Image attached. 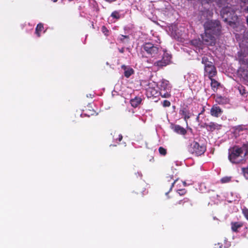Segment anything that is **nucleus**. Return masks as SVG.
<instances>
[{
  "instance_id": "nucleus-1",
  "label": "nucleus",
  "mask_w": 248,
  "mask_h": 248,
  "mask_svg": "<svg viewBox=\"0 0 248 248\" xmlns=\"http://www.w3.org/2000/svg\"><path fill=\"white\" fill-rule=\"evenodd\" d=\"M248 155V141L244 139L240 145H234L228 150V159L232 164L243 163Z\"/></svg>"
},
{
  "instance_id": "nucleus-2",
  "label": "nucleus",
  "mask_w": 248,
  "mask_h": 248,
  "mask_svg": "<svg viewBox=\"0 0 248 248\" xmlns=\"http://www.w3.org/2000/svg\"><path fill=\"white\" fill-rule=\"evenodd\" d=\"M204 31L219 36L221 32V25L218 20H207L203 24Z\"/></svg>"
},
{
  "instance_id": "nucleus-3",
  "label": "nucleus",
  "mask_w": 248,
  "mask_h": 248,
  "mask_svg": "<svg viewBox=\"0 0 248 248\" xmlns=\"http://www.w3.org/2000/svg\"><path fill=\"white\" fill-rule=\"evenodd\" d=\"M220 15L223 20L228 22L230 25L234 24L237 18L234 9L231 7L223 8L220 11Z\"/></svg>"
},
{
  "instance_id": "nucleus-4",
  "label": "nucleus",
  "mask_w": 248,
  "mask_h": 248,
  "mask_svg": "<svg viewBox=\"0 0 248 248\" xmlns=\"http://www.w3.org/2000/svg\"><path fill=\"white\" fill-rule=\"evenodd\" d=\"M141 51L146 52L148 57H156L159 54V48L151 42H145L141 46Z\"/></svg>"
},
{
  "instance_id": "nucleus-5",
  "label": "nucleus",
  "mask_w": 248,
  "mask_h": 248,
  "mask_svg": "<svg viewBox=\"0 0 248 248\" xmlns=\"http://www.w3.org/2000/svg\"><path fill=\"white\" fill-rule=\"evenodd\" d=\"M159 89V94L163 98H169L171 96V87L169 81L162 79L158 84Z\"/></svg>"
},
{
  "instance_id": "nucleus-6",
  "label": "nucleus",
  "mask_w": 248,
  "mask_h": 248,
  "mask_svg": "<svg viewBox=\"0 0 248 248\" xmlns=\"http://www.w3.org/2000/svg\"><path fill=\"white\" fill-rule=\"evenodd\" d=\"M187 149L190 153L196 156L201 155L206 151V147L204 145L195 141L190 143Z\"/></svg>"
},
{
  "instance_id": "nucleus-7",
  "label": "nucleus",
  "mask_w": 248,
  "mask_h": 248,
  "mask_svg": "<svg viewBox=\"0 0 248 248\" xmlns=\"http://www.w3.org/2000/svg\"><path fill=\"white\" fill-rule=\"evenodd\" d=\"M216 35L212 33H207L204 31L203 35H202V43L207 46H214L216 42Z\"/></svg>"
},
{
  "instance_id": "nucleus-8",
  "label": "nucleus",
  "mask_w": 248,
  "mask_h": 248,
  "mask_svg": "<svg viewBox=\"0 0 248 248\" xmlns=\"http://www.w3.org/2000/svg\"><path fill=\"white\" fill-rule=\"evenodd\" d=\"M204 71L205 73L208 75L209 78H213L216 76L217 74L216 68L213 64L205 65V66H204Z\"/></svg>"
},
{
  "instance_id": "nucleus-9",
  "label": "nucleus",
  "mask_w": 248,
  "mask_h": 248,
  "mask_svg": "<svg viewBox=\"0 0 248 248\" xmlns=\"http://www.w3.org/2000/svg\"><path fill=\"white\" fill-rule=\"evenodd\" d=\"M170 59V57H167L166 58L163 57L161 60L155 62L153 66L156 67L157 70L160 69L169 64Z\"/></svg>"
},
{
  "instance_id": "nucleus-10",
  "label": "nucleus",
  "mask_w": 248,
  "mask_h": 248,
  "mask_svg": "<svg viewBox=\"0 0 248 248\" xmlns=\"http://www.w3.org/2000/svg\"><path fill=\"white\" fill-rule=\"evenodd\" d=\"M179 114L182 115L185 121L189 119L192 115V113L190 112L188 107L187 105L182 107L179 111Z\"/></svg>"
},
{
  "instance_id": "nucleus-11",
  "label": "nucleus",
  "mask_w": 248,
  "mask_h": 248,
  "mask_svg": "<svg viewBox=\"0 0 248 248\" xmlns=\"http://www.w3.org/2000/svg\"><path fill=\"white\" fill-rule=\"evenodd\" d=\"M223 110L217 105H214L210 109L211 115L215 117H219L223 113Z\"/></svg>"
},
{
  "instance_id": "nucleus-12",
  "label": "nucleus",
  "mask_w": 248,
  "mask_h": 248,
  "mask_svg": "<svg viewBox=\"0 0 248 248\" xmlns=\"http://www.w3.org/2000/svg\"><path fill=\"white\" fill-rule=\"evenodd\" d=\"M205 126L208 131L212 132L215 130L220 129L222 127L221 125L214 122H210L209 124H205Z\"/></svg>"
},
{
  "instance_id": "nucleus-13",
  "label": "nucleus",
  "mask_w": 248,
  "mask_h": 248,
  "mask_svg": "<svg viewBox=\"0 0 248 248\" xmlns=\"http://www.w3.org/2000/svg\"><path fill=\"white\" fill-rule=\"evenodd\" d=\"M176 204L181 205L183 207L186 208L191 207L192 206V203L191 201L187 198L179 200Z\"/></svg>"
},
{
  "instance_id": "nucleus-14",
  "label": "nucleus",
  "mask_w": 248,
  "mask_h": 248,
  "mask_svg": "<svg viewBox=\"0 0 248 248\" xmlns=\"http://www.w3.org/2000/svg\"><path fill=\"white\" fill-rule=\"evenodd\" d=\"M146 94L148 97H156L159 94L158 92L156 89L153 87H149L146 90Z\"/></svg>"
},
{
  "instance_id": "nucleus-15",
  "label": "nucleus",
  "mask_w": 248,
  "mask_h": 248,
  "mask_svg": "<svg viewBox=\"0 0 248 248\" xmlns=\"http://www.w3.org/2000/svg\"><path fill=\"white\" fill-rule=\"evenodd\" d=\"M121 68L124 71V75L126 78H129L134 73V70L133 68L127 67L125 65H122Z\"/></svg>"
},
{
  "instance_id": "nucleus-16",
  "label": "nucleus",
  "mask_w": 248,
  "mask_h": 248,
  "mask_svg": "<svg viewBox=\"0 0 248 248\" xmlns=\"http://www.w3.org/2000/svg\"><path fill=\"white\" fill-rule=\"evenodd\" d=\"M243 226V223L241 222H231V229L233 232H238V229Z\"/></svg>"
},
{
  "instance_id": "nucleus-17",
  "label": "nucleus",
  "mask_w": 248,
  "mask_h": 248,
  "mask_svg": "<svg viewBox=\"0 0 248 248\" xmlns=\"http://www.w3.org/2000/svg\"><path fill=\"white\" fill-rule=\"evenodd\" d=\"M173 128L174 131L178 134L184 135L186 133V130L179 125H174Z\"/></svg>"
},
{
  "instance_id": "nucleus-18",
  "label": "nucleus",
  "mask_w": 248,
  "mask_h": 248,
  "mask_svg": "<svg viewBox=\"0 0 248 248\" xmlns=\"http://www.w3.org/2000/svg\"><path fill=\"white\" fill-rule=\"evenodd\" d=\"M141 101L140 97L136 96L130 100V104L133 107L136 108L141 103Z\"/></svg>"
},
{
  "instance_id": "nucleus-19",
  "label": "nucleus",
  "mask_w": 248,
  "mask_h": 248,
  "mask_svg": "<svg viewBox=\"0 0 248 248\" xmlns=\"http://www.w3.org/2000/svg\"><path fill=\"white\" fill-rule=\"evenodd\" d=\"M211 80V86L212 90L216 92L217 91L218 87L220 86V84L216 79H214L213 78H209Z\"/></svg>"
},
{
  "instance_id": "nucleus-20",
  "label": "nucleus",
  "mask_w": 248,
  "mask_h": 248,
  "mask_svg": "<svg viewBox=\"0 0 248 248\" xmlns=\"http://www.w3.org/2000/svg\"><path fill=\"white\" fill-rule=\"evenodd\" d=\"M223 244L221 242L218 243L215 245V248H227L229 246V243L226 240H224Z\"/></svg>"
},
{
  "instance_id": "nucleus-21",
  "label": "nucleus",
  "mask_w": 248,
  "mask_h": 248,
  "mask_svg": "<svg viewBox=\"0 0 248 248\" xmlns=\"http://www.w3.org/2000/svg\"><path fill=\"white\" fill-rule=\"evenodd\" d=\"M44 29V25L42 23H40L37 24L35 28V34L37 37H39L41 36V32Z\"/></svg>"
},
{
  "instance_id": "nucleus-22",
  "label": "nucleus",
  "mask_w": 248,
  "mask_h": 248,
  "mask_svg": "<svg viewBox=\"0 0 248 248\" xmlns=\"http://www.w3.org/2000/svg\"><path fill=\"white\" fill-rule=\"evenodd\" d=\"M209 57L210 56L207 55L202 57V62L204 65V66H205V65H210V64H213V63L209 61Z\"/></svg>"
},
{
  "instance_id": "nucleus-23",
  "label": "nucleus",
  "mask_w": 248,
  "mask_h": 248,
  "mask_svg": "<svg viewBox=\"0 0 248 248\" xmlns=\"http://www.w3.org/2000/svg\"><path fill=\"white\" fill-rule=\"evenodd\" d=\"M241 6L243 12L248 13V1H241Z\"/></svg>"
},
{
  "instance_id": "nucleus-24",
  "label": "nucleus",
  "mask_w": 248,
  "mask_h": 248,
  "mask_svg": "<svg viewBox=\"0 0 248 248\" xmlns=\"http://www.w3.org/2000/svg\"><path fill=\"white\" fill-rule=\"evenodd\" d=\"M226 98L221 96H217L216 98V101L218 104H224L226 102Z\"/></svg>"
},
{
  "instance_id": "nucleus-25",
  "label": "nucleus",
  "mask_w": 248,
  "mask_h": 248,
  "mask_svg": "<svg viewBox=\"0 0 248 248\" xmlns=\"http://www.w3.org/2000/svg\"><path fill=\"white\" fill-rule=\"evenodd\" d=\"M129 39V37L128 35H121L119 38V40L120 42L122 43H125L126 42L125 41V40H127V42H128Z\"/></svg>"
},
{
  "instance_id": "nucleus-26",
  "label": "nucleus",
  "mask_w": 248,
  "mask_h": 248,
  "mask_svg": "<svg viewBox=\"0 0 248 248\" xmlns=\"http://www.w3.org/2000/svg\"><path fill=\"white\" fill-rule=\"evenodd\" d=\"M240 93L245 96L247 94V92L245 88L242 85H239L238 87Z\"/></svg>"
},
{
  "instance_id": "nucleus-27",
  "label": "nucleus",
  "mask_w": 248,
  "mask_h": 248,
  "mask_svg": "<svg viewBox=\"0 0 248 248\" xmlns=\"http://www.w3.org/2000/svg\"><path fill=\"white\" fill-rule=\"evenodd\" d=\"M242 171L245 178L248 180V166L246 168H242Z\"/></svg>"
},
{
  "instance_id": "nucleus-28",
  "label": "nucleus",
  "mask_w": 248,
  "mask_h": 248,
  "mask_svg": "<svg viewBox=\"0 0 248 248\" xmlns=\"http://www.w3.org/2000/svg\"><path fill=\"white\" fill-rule=\"evenodd\" d=\"M158 151L160 155L165 156L167 154V150L163 147H160Z\"/></svg>"
},
{
  "instance_id": "nucleus-29",
  "label": "nucleus",
  "mask_w": 248,
  "mask_h": 248,
  "mask_svg": "<svg viewBox=\"0 0 248 248\" xmlns=\"http://www.w3.org/2000/svg\"><path fill=\"white\" fill-rule=\"evenodd\" d=\"M231 177L225 176L222 178L220 180V181L222 183H229L231 181Z\"/></svg>"
},
{
  "instance_id": "nucleus-30",
  "label": "nucleus",
  "mask_w": 248,
  "mask_h": 248,
  "mask_svg": "<svg viewBox=\"0 0 248 248\" xmlns=\"http://www.w3.org/2000/svg\"><path fill=\"white\" fill-rule=\"evenodd\" d=\"M111 16H112L114 18L119 19L120 18V16L118 12L114 11L111 13Z\"/></svg>"
},
{
  "instance_id": "nucleus-31",
  "label": "nucleus",
  "mask_w": 248,
  "mask_h": 248,
  "mask_svg": "<svg viewBox=\"0 0 248 248\" xmlns=\"http://www.w3.org/2000/svg\"><path fill=\"white\" fill-rule=\"evenodd\" d=\"M191 43L193 45H195L196 46H199V45H201V41L199 39V40L195 39V40H192L191 41Z\"/></svg>"
},
{
  "instance_id": "nucleus-32",
  "label": "nucleus",
  "mask_w": 248,
  "mask_h": 248,
  "mask_svg": "<svg viewBox=\"0 0 248 248\" xmlns=\"http://www.w3.org/2000/svg\"><path fill=\"white\" fill-rule=\"evenodd\" d=\"M242 213L245 217L248 220V209L247 208H244L242 209Z\"/></svg>"
},
{
  "instance_id": "nucleus-33",
  "label": "nucleus",
  "mask_w": 248,
  "mask_h": 248,
  "mask_svg": "<svg viewBox=\"0 0 248 248\" xmlns=\"http://www.w3.org/2000/svg\"><path fill=\"white\" fill-rule=\"evenodd\" d=\"M162 105L164 107H169L170 106V102L167 100H165L162 102Z\"/></svg>"
},
{
  "instance_id": "nucleus-34",
  "label": "nucleus",
  "mask_w": 248,
  "mask_h": 248,
  "mask_svg": "<svg viewBox=\"0 0 248 248\" xmlns=\"http://www.w3.org/2000/svg\"><path fill=\"white\" fill-rule=\"evenodd\" d=\"M102 31L104 33L105 35H108V30L105 26H103L102 27Z\"/></svg>"
},
{
  "instance_id": "nucleus-35",
  "label": "nucleus",
  "mask_w": 248,
  "mask_h": 248,
  "mask_svg": "<svg viewBox=\"0 0 248 248\" xmlns=\"http://www.w3.org/2000/svg\"><path fill=\"white\" fill-rule=\"evenodd\" d=\"M176 180H173V179H172V181L170 183V190L168 192L166 193V195H168L169 192L172 189V187L174 186V184L176 182Z\"/></svg>"
},
{
  "instance_id": "nucleus-36",
  "label": "nucleus",
  "mask_w": 248,
  "mask_h": 248,
  "mask_svg": "<svg viewBox=\"0 0 248 248\" xmlns=\"http://www.w3.org/2000/svg\"><path fill=\"white\" fill-rule=\"evenodd\" d=\"M186 191L185 189H179L178 190V193L181 195H184L186 193Z\"/></svg>"
},
{
  "instance_id": "nucleus-37",
  "label": "nucleus",
  "mask_w": 248,
  "mask_h": 248,
  "mask_svg": "<svg viewBox=\"0 0 248 248\" xmlns=\"http://www.w3.org/2000/svg\"><path fill=\"white\" fill-rule=\"evenodd\" d=\"M193 107L195 109V111H197L200 108L201 105L198 104H195ZM192 111L194 112V110H192Z\"/></svg>"
},
{
  "instance_id": "nucleus-38",
  "label": "nucleus",
  "mask_w": 248,
  "mask_h": 248,
  "mask_svg": "<svg viewBox=\"0 0 248 248\" xmlns=\"http://www.w3.org/2000/svg\"><path fill=\"white\" fill-rule=\"evenodd\" d=\"M200 109H202L201 112L199 113V115H201L202 114H203L205 110V106H203L202 105H201V107L200 108Z\"/></svg>"
},
{
  "instance_id": "nucleus-39",
  "label": "nucleus",
  "mask_w": 248,
  "mask_h": 248,
  "mask_svg": "<svg viewBox=\"0 0 248 248\" xmlns=\"http://www.w3.org/2000/svg\"><path fill=\"white\" fill-rule=\"evenodd\" d=\"M123 139V136L122 134H118V137L116 138H114V140H116V141H121Z\"/></svg>"
},
{
  "instance_id": "nucleus-40",
  "label": "nucleus",
  "mask_w": 248,
  "mask_h": 248,
  "mask_svg": "<svg viewBox=\"0 0 248 248\" xmlns=\"http://www.w3.org/2000/svg\"><path fill=\"white\" fill-rule=\"evenodd\" d=\"M119 51L121 53H123L124 51V47H122L121 48H118Z\"/></svg>"
},
{
  "instance_id": "nucleus-41",
  "label": "nucleus",
  "mask_w": 248,
  "mask_h": 248,
  "mask_svg": "<svg viewBox=\"0 0 248 248\" xmlns=\"http://www.w3.org/2000/svg\"><path fill=\"white\" fill-rule=\"evenodd\" d=\"M200 115H199V114H198V116H197V118H196V121L198 122H199V121H200Z\"/></svg>"
},
{
  "instance_id": "nucleus-42",
  "label": "nucleus",
  "mask_w": 248,
  "mask_h": 248,
  "mask_svg": "<svg viewBox=\"0 0 248 248\" xmlns=\"http://www.w3.org/2000/svg\"><path fill=\"white\" fill-rule=\"evenodd\" d=\"M246 22H247V24H248V16L247 17Z\"/></svg>"
}]
</instances>
